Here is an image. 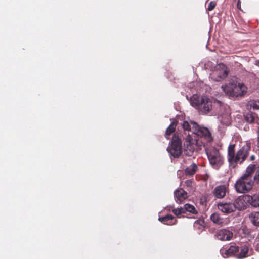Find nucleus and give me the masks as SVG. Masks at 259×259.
Returning <instances> with one entry per match:
<instances>
[{"label":"nucleus","mask_w":259,"mask_h":259,"mask_svg":"<svg viewBox=\"0 0 259 259\" xmlns=\"http://www.w3.org/2000/svg\"><path fill=\"white\" fill-rule=\"evenodd\" d=\"M182 126L184 130L192 131L194 135L188 134L185 139V144L187 146V148L191 151H193L197 149H201V147H205L203 142L199 139H197L195 136L200 138H204L207 142H210L212 140L211 133L209 130L205 127L199 126L197 123L190 121H184L182 123Z\"/></svg>","instance_id":"obj_1"},{"label":"nucleus","mask_w":259,"mask_h":259,"mask_svg":"<svg viewBox=\"0 0 259 259\" xmlns=\"http://www.w3.org/2000/svg\"><path fill=\"white\" fill-rule=\"evenodd\" d=\"M191 105L203 113L209 111L212 107L210 98H190Z\"/></svg>","instance_id":"obj_2"},{"label":"nucleus","mask_w":259,"mask_h":259,"mask_svg":"<svg viewBox=\"0 0 259 259\" xmlns=\"http://www.w3.org/2000/svg\"><path fill=\"white\" fill-rule=\"evenodd\" d=\"M222 88L226 95L232 96L234 92V89H236L238 92V95L241 96L246 95L247 88L243 83H238L237 85L234 80L230 81L228 85L222 86Z\"/></svg>","instance_id":"obj_3"},{"label":"nucleus","mask_w":259,"mask_h":259,"mask_svg":"<svg viewBox=\"0 0 259 259\" xmlns=\"http://www.w3.org/2000/svg\"><path fill=\"white\" fill-rule=\"evenodd\" d=\"M253 183L252 177H245L242 176L236 182L235 187L238 192L244 193L252 189Z\"/></svg>","instance_id":"obj_4"},{"label":"nucleus","mask_w":259,"mask_h":259,"mask_svg":"<svg viewBox=\"0 0 259 259\" xmlns=\"http://www.w3.org/2000/svg\"><path fill=\"white\" fill-rule=\"evenodd\" d=\"M208 158L214 168H218L223 163L222 158L219 151L213 147L205 149Z\"/></svg>","instance_id":"obj_5"},{"label":"nucleus","mask_w":259,"mask_h":259,"mask_svg":"<svg viewBox=\"0 0 259 259\" xmlns=\"http://www.w3.org/2000/svg\"><path fill=\"white\" fill-rule=\"evenodd\" d=\"M168 153L174 157H178L182 152V144L179 138L175 134L171 140V145L167 148Z\"/></svg>","instance_id":"obj_6"},{"label":"nucleus","mask_w":259,"mask_h":259,"mask_svg":"<svg viewBox=\"0 0 259 259\" xmlns=\"http://www.w3.org/2000/svg\"><path fill=\"white\" fill-rule=\"evenodd\" d=\"M228 71L226 66L220 63L215 66V69L210 76L212 79L216 81H219L224 79L227 76Z\"/></svg>","instance_id":"obj_7"},{"label":"nucleus","mask_w":259,"mask_h":259,"mask_svg":"<svg viewBox=\"0 0 259 259\" xmlns=\"http://www.w3.org/2000/svg\"><path fill=\"white\" fill-rule=\"evenodd\" d=\"M250 150V146L248 144H245L237 152L233 161V166H235L234 163H241L246 158Z\"/></svg>","instance_id":"obj_8"},{"label":"nucleus","mask_w":259,"mask_h":259,"mask_svg":"<svg viewBox=\"0 0 259 259\" xmlns=\"http://www.w3.org/2000/svg\"><path fill=\"white\" fill-rule=\"evenodd\" d=\"M215 235L217 239L219 240L222 241H229L232 238L233 234L232 232L229 230L223 229L218 230Z\"/></svg>","instance_id":"obj_9"},{"label":"nucleus","mask_w":259,"mask_h":259,"mask_svg":"<svg viewBox=\"0 0 259 259\" xmlns=\"http://www.w3.org/2000/svg\"><path fill=\"white\" fill-rule=\"evenodd\" d=\"M218 207L220 211L226 214L230 213L236 210L234 203L231 202L219 203Z\"/></svg>","instance_id":"obj_10"},{"label":"nucleus","mask_w":259,"mask_h":259,"mask_svg":"<svg viewBox=\"0 0 259 259\" xmlns=\"http://www.w3.org/2000/svg\"><path fill=\"white\" fill-rule=\"evenodd\" d=\"M239 248L235 246H231L229 248H222L220 250V252L224 258L229 257L234 255L237 251Z\"/></svg>","instance_id":"obj_11"},{"label":"nucleus","mask_w":259,"mask_h":259,"mask_svg":"<svg viewBox=\"0 0 259 259\" xmlns=\"http://www.w3.org/2000/svg\"><path fill=\"white\" fill-rule=\"evenodd\" d=\"M176 201L178 203H181L184 200L187 198L188 195L182 189L177 190L175 192Z\"/></svg>","instance_id":"obj_12"},{"label":"nucleus","mask_w":259,"mask_h":259,"mask_svg":"<svg viewBox=\"0 0 259 259\" xmlns=\"http://www.w3.org/2000/svg\"><path fill=\"white\" fill-rule=\"evenodd\" d=\"M246 200L252 206L254 207H259V195H246Z\"/></svg>","instance_id":"obj_13"},{"label":"nucleus","mask_w":259,"mask_h":259,"mask_svg":"<svg viewBox=\"0 0 259 259\" xmlns=\"http://www.w3.org/2000/svg\"><path fill=\"white\" fill-rule=\"evenodd\" d=\"M247 201L246 200V195L243 196L239 197L235 200V206H236V209H244L246 208Z\"/></svg>","instance_id":"obj_14"},{"label":"nucleus","mask_w":259,"mask_h":259,"mask_svg":"<svg viewBox=\"0 0 259 259\" xmlns=\"http://www.w3.org/2000/svg\"><path fill=\"white\" fill-rule=\"evenodd\" d=\"M210 219L212 222L218 225H227L228 222V219L221 218L220 215L217 213H213L211 215Z\"/></svg>","instance_id":"obj_15"},{"label":"nucleus","mask_w":259,"mask_h":259,"mask_svg":"<svg viewBox=\"0 0 259 259\" xmlns=\"http://www.w3.org/2000/svg\"><path fill=\"white\" fill-rule=\"evenodd\" d=\"M226 193V187L221 185L217 187L213 191L214 195L218 198H222L225 196Z\"/></svg>","instance_id":"obj_16"},{"label":"nucleus","mask_w":259,"mask_h":259,"mask_svg":"<svg viewBox=\"0 0 259 259\" xmlns=\"http://www.w3.org/2000/svg\"><path fill=\"white\" fill-rule=\"evenodd\" d=\"M249 255V250L248 246L244 245L241 247L240 252L237 255L238 258L241 259Z\"/></svg>","instance_id":"obj_17"},{"label":"nucleus","mask_w":259,"mask_h":259,"mask_svg":"<svg viewBox=\"0 0 259 259\" xmlns=\"http://www.w3.org/2000/svg\"><path fill=\"white\" fill-rule=\"evenodd\" d=\"M249 218L254 226H259V211L251 213L249 215Z\"/></svg>","instance_id":"obj_18"},{"label":"nucleus","mask_w":259,"mask_h":259,"mask_svg":"<svg viewBox=\"0 0 259 259\" xmlns=\"http://www.w3.org/2000/svg\"><path fill=\"white\" fill-rule=\"evenodd\" d=\"M234 148L235 145L231 144L228 147V160L230 163L233 165V161L234 160Z\"/></svg>","instance_id":"obj_19"},{"label":"nucleus","mask_w":259,"mask_h":259,"mask_svg":"<svg viewBox=\"0 0 259 259\" xmlns=\"http://www.w3.org/2000/svg\"><path fill=\"white\" fill-rule=\"evenodd\" d=\"M247 107L248 109L259 110V100H251L247 103Z\"/></svg>","instance_id":"obj_20"},{"label":"nucleus","mask_w":259,"mask_h":259,"mask_svg":"<svg viewBox=\"0 0 259 259\" xmlns=\"http://www.w3.org/2000/svg\"><path fill=\"white\" fill-rule=\"evenodd\" d=\"M197 168V167L196 165L194 163H192L186 168L185 173L187 175H193L196 172Z\"/></svg>","instance_id":"obj_21"},{"label":"nucleus","mask_w":259,"mask_h":259,"mask_svg":"<svg viewBox=\"0 0 259 259\" xmlns=\"http://www.w3.org/2000/svg\"><path fill=\"white\" fill-rule=\"evenodd\" d=\"M183 208L185 212L188 211L193 214L197 213V210H196L194 206L190 204H186L184 206Z\"/></svg>","instance_id":"obj_22"},{"label":"nucleus","mask_w":259,"mask_h":259,"mask_svg":"<svg viewBox=\"0 0 259 259\" xmlns=\"http://www.w3.org/2000/svg\"><path fill=\"white\" fill-rule=\"evenodd\" d=\"M255 168V165H250L246 169L245 173L243 176L245 177H252L251 175L254 172Z\"/></svg>","instance_id":"obj_23"},{"label":"nucleus","mask_w":259,"mask_h":259,"mask_svg":"<svg viewBox=\"0 0 259 259\" xmlns=\"http://www.w3.org/2000/svg\"><path fill=\"white\" fill-rule=\"evenodd\" d=\"M176 124L175 123L172 122L170 124L169 127L167 128L165 133V136L167 139H168V136L170 135L175 131Z\"/></svg>","instance_id":"obj_24"},{"label":"nucleus","mask_w":259,"mask_h":259,"mask_svg":"<svg viewBox=\"0 0 259 259\" xmlns=\"http://www.w3.org/2000/svg\"><path fill=\"white\" fill-rule=\"evenodd\" d=\"M245 119L247 122L252 123L254 121L255 115H253L252 113H247L245 115Z\"/></svg>","instance_id":"obj_25"},{"label":"nucleus","mask_w":259,"mask_h":259,"mask_svg":"<svg viewBox=\"0 0 259 259\" xmlns=\"http://www.w3.org/2000/svg\"><path fill=\"white\" fill-rule=\"evenodd\" d=\"M158 220L165 224V223L170 220H174V217L171 215H167L164 217H159Z\"/></svg>","instance_id":"obj_26"},{"label":"nucleus","mask_w":259,"mask_h":259,"mask_svg":"<svg viewBox=\"0 0 259 259\" xmlns=\"http://www.w3.org/2000/svg\"><path fill=\"white\" fill-rule=\"evenodd\" d=\"M172 212L176 215H179L182 213H185L183 207L176 208L172 210Z\"/></svg>","instance_id":"obj_27"},{"label":"nucleus","mask_w":259,"mask_h":259,"mask_svg":"<svg viewBox=\"0 0 259 259\" xmlns=\"http://www.w3.org/2000/svg\"><path fill=\"white\" fill-rule=\"evenodd\" d=\"M204 224V222L203 220H199L196 221L194 222V226L195 227H197L198 226H200L201 227H203Z\"/></svg>","instance_id":"obj_28"},{"label":"nucleus","mask_w":259,"mask_h":259,"mask_svg":"<svg viewBox=\"0 0 259 259\" xmlns=\"http://www.w3.org/2000/svg\"><path fill=\"white\" fill-rule=\"evenodd\" d=\"M215 5L214 2H210L208 7V10L212 11L215 8Z\"/></svg>","instance_id":"obj_29"},{"label":"nucleus","mask_w":259,"mask_h":259,"mask_svg":"<svg viewBox=\"0 0 259 259\" xmlns=\"http://www.w3.org/2000/svg\"><path fill=\"white\" fill-rule=\"evenodd\" d=\"M176 223H177V220L174 217V220L172 221V220L169 221L168 222H166L165 224H166L167 225H173L176 224Z\"/></svg>","instance_id":"obj_30"},{"label":"nucleus","mask_w":259,"mask_h":259,"mask_svg":"<svg viewBox=\"0 0 259 259\" xmlns=\"http://www.w3.org/2000/svg\"><path fill=\"white\" fill-rule=\"evenodd\" d=\"M254 181L259 184V171H257L254 177Z\"/></svg>","instance_id":"obj_31"},{"label":"nucleus","mask_w":259,"mask_h":259,"mask_svg":"<svg viewBox=\"0 0 259 259\" xmlns=\"http://www.w3.org/2000/svg\"><path fill=\"white\" fill-rule=\"evenodd\" d=\"M185 184H186V186L188 187L192 186V181L190 180H187L185 182Z\"/></svg>","instance_id":"obj_32"},{"label":"nucleus","mask_w":259,"mask_h":259,"mask_svg":"<svg viewBox=\"0 0 259 259\" xmlns=\"http://www.w3.org/2000/svg\"><path fill=\"white\" fill-rule=\"evenodd\" d=\"M200 92H201L200 91L198 92L199 94H194L192 96H191V97H194L193 96H194L195 95L196 96V97H203L202 96H201Z\"/></svg>","instance_id":"obj_33"},{"label":"nucleus","mask_w":259,"mask_h":259,"mask_svg":"<svg viewBox=\"0 0 259 259\" xmlns=\"http://www.w3.org/2000/svg\"><path fill=\"white\" fill-rule=\"evenodd\" d=\"M257 146L259 148V128L257 131Z\"/></svg>","instance_id":"obj_34"},{"label":"nucleus","mask_w":259,"mask_h":259,"mask_svg":"<svg viewBox=\"0 0 259 259\" xmlns=\"http://www.w3.org/2000/svg\"><path fill=\"white\" fill-rule=\"evenodd\" d=\"M255 250L259 252V242L258 243H257V244L256 245Z\"/></svg>","instance_id":"obj_35"},{"label":"nucleus","mask_w":259,"mask_h":259,"mask_svg":"<svg viewBox=\"0 0 259 259\" xmlns=\"http://www.w3.org/2000/svg\"><path fill=\"white\" fill-rule=\"evenodd\" d=\"M254 158H255V157H254V156H253V155H252V156H251V157H250V158H251V159L252 160H254Z\"/></svg>","instance_id":"obj_36"},{"label":"nucleus","mask_w":259,"mask_h":259,"mask_svg":"<svg viewBox=\"0 0 259 259\" xmlns=\"http://www.w3.org/2000/svg\"><path fill=\"white\" fill-rule=\"evenodd\" d=\"M256 64L259 66V61H256Z\"/></svg>","instance_id":"obj_37"},{"label":"nucleus","mask_w":259,"mask_h":259,"mask_svg":"<svg viewBox=\"0 0 259 259\" xmlns=\"http://www.w3.org/2000/svg\"><path fill=\"white\" fill-rule=\"evenodd\" d=\"M212 99H214V98H211ZM215 102H217L218 104H219V101H217V100H214Z\"/></svg>","instance_id":"obj_38"},{"label":"nucleus","mask_w":259,"mask_h":259,"mask_svg":"<svg viewBox=\"0 0 259 259\" xmlns=\"http://www.w3.org/2000/svg\"><path fill=\"white\" fill-rule=\"evenodd\" d=\"M239 2H238V4H237V7H238V8H239V7H240V5H239Z\"/></svg>","instance_id":"obj_39"}]
</instances>
